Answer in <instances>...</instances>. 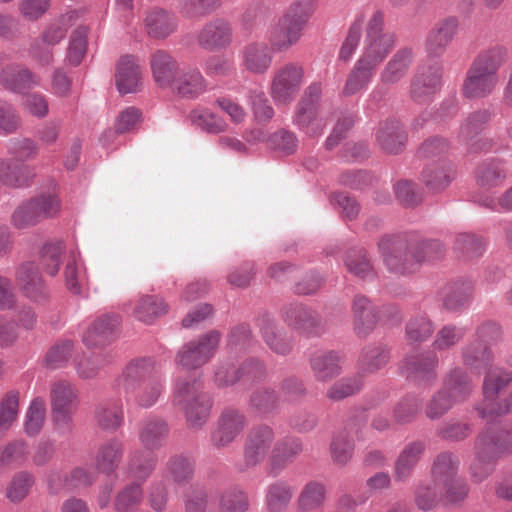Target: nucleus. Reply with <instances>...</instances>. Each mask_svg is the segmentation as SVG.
Returning <instances> with one entry per match:
<instances>
[{
    "instance_id": "obj_63",
    "label": "nucleus",
    "mask_w": 512,
    "mask_h": 512,
    "mask_svg": "<svg viewBox=\"0 0 512 512\" xmlns=\"http://www.w3.org/2000/svg\"><path fill=\"white\" fill-rule=\"evenodd\" d=\"M65 252V245L62 241L47 242L40 251V263L44 271L50 276H56L62 256Z\"/></svg>"
},
{
    "instance_id": "obj_31",
    "label": "nucleus",
    "mask_w": 512,
    "mask_h": 512,
    "mask_svg": "<svg viewBox=\"0 0 512 512\" xmlns=\"http://www.w3.org/2000/svg\"><path fill=\"white\" fill-rule=\"evenodd\" d=\"M36 176L34 168L15 163L10 158H0V184L9 188L29 187Z\"/></svg>"
},
{
    "instance_id": "obj_40",
    "label": "nucleus",
    "mask_w": 512,
    "mask_h": 512,
    "mask_svg": "<svg viewBox=\"0 0 512 512\" xmlns=\"http://www.w3.org/2000/svg\"><path fill=\"white\" fill-rule=\"evenodd\" d=\"M292 123L306 136L314 138L323 134L327 118L321 109L296 107Z\"/></svg>"
},
{
    "instance_id": "obj_45",
    "label": "nucleus",
    "mask_w": 512,
    "mask_h": 512,
    "mask_svg": "<svg viewBox=\"0 0 512 512\" xmlns=\"http://www.w3.org/2000/svg\"><path fill=\"white\" fill-rule=\"evenodd\" d=\"M376 69L377 66L372 65L367 60L359 57L354 64L353 69L347 76V80L343 88V94L350 96L366 89L372 82Z\"/></svg>"
},
{
    "instance_id": "obj_64",
    "label": "nucleus",
    "mask_w": 512,
    "mask_h": 512,
    "mask_svg": "<svg viewBox=\"0 0 512 512\" xmlns=\"http://www.w3.org/2000/svg\"><path fill=\"white\" fill-rule=\"evenodd\" d=\"M143 491L138 483L124 486L116 495L114 507L117 512H135L142 502Z\"/></svg>"
},
{
    "instance_id": "obj_23",
    "label": "nucleus",
    "mask_w": 512,
    "mask_h": 512,
    "mask_svg": "<svg viewBox=\"0 0 512 512\" xmlns=\"http://www.w3.org/2000/svg\"><path fill=\"white\" fill-rule=\"evenodd\" d=\"M181 99L195 100L207 92L208 82L197 68L180 70L170 87Z\"/></svg>"
},
{
    "instance_id": "obj_3",
    "label": "nucleus",
    "mask_w": 512,
    "mask_h": 512,
    "mask_svg": "<svg viewBox=\"0 0 512 512\" xmlns=\"http://www.w3.org/2000/svg\"><path fill=\"white\" fill-rule=\"evenodd\" d=\"M506 50L494 46L480 52L466 72L462 94L467 99H482L491 95L499 83L498 70L505 62Z\"/></svg>"
},
{
    "instance_id": "obj_36",
    "label": "nucleus",
    "mask_w": 512,
    "mask_h": 512,
    "mask_svg": "<svg viewBox=\"0 0 512 512\" xmlns=\"http://www.w3.org/2000/svg\"><path fill=\"white\" fill-rule=\"evenodd\" d=\"M455 177V170L451 162L446 159L429 163L422 172V181L431 192L446 189Z\"/></svg>"
},
{
    "instance_id": "obj_42",
    "label": "nucleus",
    "mask_w": 512,
    "mask_h": 512,
    "mask_svg": "<svg viewBox=\"0 0 512 512\" xmlns=\"http://www.w3.org/2000/svg\"><path fill=\"white\" fill-rule=\"evenodd\" d=\"M443 389L451 395L456 402L462 403L470 398L474 384L470 375L461 367L452 368L445 376Z\"/></svg>"
},
{
    "instance_id": "obj_14",
    "label": "nucleus",
    "mask_w": 512,
    "mask_h": 512,
    "mask_svg": "<svg viewBox=\"0 0 512 512\" xmlns=\"http://www.w3.org/2000/svg\"><path fill=\"white\" fill-rule=\"evenodd\" d=\"M442 73L443 68L439 63L419 67L411 82L413 101L419 104L430 101L441 88Z\"/></svg>"
},
{
    "instance_id": "obj_33",
    "label": "nucleus",
    "mask_w": 512,
    "mask_h": 512,
    "mask_svg": "<svg viewBox=\"0 0 512 512\" xmlns=\"http://www.w3.org/2000/svg\"><path fill=\"white\" fill-rule=\"evenodd\" d=\"M343 356L336 351H318L310 358V367L314 378L328 383L338 377L342 371Z\"/></svg>"
},
{
    "instance_id": "obj_57",
    "label": "nucleus",
    "mask_w": 512,
    "mask_h": 512,
    "mask_svg": "<svg viewBox=\"0 0 512 512\" xmlns=\"http://www.w3.org/2000/svg\"><path fill=\"white\" fill-rule=\"evenodd\" d=\"M433 321L423 313L412 316L406 323L405 336L411 343H423L434 333Z\"/></svg>"
},
{
    "instance_id": "obj_18",
    "label": "nucleus",
    "mask_w": 512,
    "mask_h": 512,
    "mask_svg": "<svg viewBox=\"0 0 512 512\" xmlns=\"http://www.w3.org/2000/svg\"><path fill=\"white\" fill-rule=\"evenodd\" d=\"M459 20L448 16L438 21L429 31L425 40V51L431 58L441 57L458 33Z\"/></svg>"
},
{
    "instance_id": "obj_41",
    "label": "nucleus",
    "mask_w": 512,
    "mask_h": 512,
    "mask_svg": "<svg viewBox=\"0 0 512 512\" xmlns=\"http://www.w3.org/2000/svg\"><path fill=\"white\" fill-rule=\"evenodd\" d=\"M376 141L387 153L397 154L403 150L406 134L399 121L386 120L379 125Z\"/></svg>"
},
{
    "instance_id": "obj_12",
    "label": "nucleus",
    "mask_w": 512,
    "mask_h": 512,
    "mask_svg": "<svg viewBox=\"0 0 512 512\" xmlns=\"http://www.w3.org/2000/svg\"><path fill=\"white\" fill-rule=\"evenodd\" d=\"M246 416L237 409L224 410L211 431V443L216 448H225L233 443L244 431Z\"/></svg>"
},
{
    "instance_id": "obj_20",
    "label": "nucleus",
    "mask_w": 512,
    "mask_h": 512,
    "mask_svg": "<svg viewBox=\"0 0 512 512\" xmlns=\"http://www.w3.org/2000/svg\"><path fill=\"white\" fill-rule=\"evenodd\" d=\"M265 374L264 364L256 359L245 361L239 368L232 365H219L215 370V382L219 387L235 384L237 381L255 382Z\"/></svg>"
},
{
    "instance_id": "obj_50",
    "label": "nucleus",
    "mask_w": 512,
    "mask_h": 512,
    "mask_svg": "<svg viewBox=\"0 0 512 512\" xmlns=\"http://www.w3.org/2000/svg\"><path fill=\"white\" fill-rule=\"evenodd\" d=\"M326 496L327 488L324 483L309 481L304 485L297 498V507L301 512L317 510L324 505Z\"/></svg>"
},
{
    "instance_id": "obj_53",
    "label": "nucleus",
    "mask_w": 512,
    "mask_h": 512,
    "mask_svg": "<svg viewBox=\"0 0 512 512\" xmlns=\"http://www.w3.org/2000/svg\"><path fill=\"white\" fill-rule=\"evenodd\" d=\"M302 451V444L296 438H285L278 441L271 455L272 470L277 474L287 463L291 462Z\"/></svg>"
},
{
    "instance_id": "obj_52",
    "label": "nucleus",
    "mask_w": 512,
    "mask_h": 512,
    "mask_svg": "<svg viewBox=\"0 0 512 512\" xmlns=\"http://www.w3.org/2000/svg\"><path fill=\"white\" fill-rule=\"evenodd\" d=\"M344 264L349 273L360 279H370L375 272L371 259L364 248H353L346 252Z\"/></svg>"
},
{
    "instance_id": "obj_8",
    "label": "nucleus",
    "mask_w": 512,
    "mask_h": 512,
    "mask_svg": "<svg viewBox=\"0 0 512 512\" xmlns=\"http://www.w3.org/2000/svg\"><path fill=\"white\" fill-rule=\"evenodd\" d=\"M384 14L375 11L368 21L364 50L360 57L378 67L395 46L393 33L384 32Z\"/></svg>"
},
{
    "instance_id": "obj_55",
    "label": "nucleus",
    "mask_w": 512,
    "mask_h": 512,
    "mask_svg": "<svg viewBox=\"0 0 512 512\" xmlns=\"http://www.w3.org/2000/svg\"><path fill=\"white\" fill-rule=\"evenodd\" d=\"M506 179V171L501 160L482 163L476 172L477 184L486 190L501 185Z\"/></svg>"
},
{
    "instance_id": "obj_46",
    "label": "nucleus",
    "mask_w": 512,
    "mask_h": 512,
    "mask_svg": "<svg viewBox=\"0 0 512 512\" xmlns=\"http://www.w3.org/2000/svg\"><path fill=\"white\" fill-rule=\"evenodd\" d=\"M461 358L467 368L486 371L494 361V353L489 345L474 340L461 348Z\"/></svg>"
},
{
    "instance_id": "obj_19",
    "label": "nucleus",
    "mask_w": 512,
    "mask_h": 512,
    "mask_svg": "<svg viewBox=\"0 0 512 512\" xmlns=\"http://www.w3.org/2000/svg\"><path fill=\"white\" fill-rule=\"evenodd\" d=\"M15 281L25 297L34 302L48 299L49 291L43 277L33 262H24L18 266Z\"/></svg>"
},
{
    "instance_id": "obj_44",
    "label": "nucleus",
    "mask_w": 512,
    "mask_h": 512,
    "mask_svg": "<svg viewBox=\"0 0 512 512\" xmlns=\"http://www.w3.org/2000/svg\"><path fill=\"white\" fill-rule=\"evenodd\" d=\"M191 126L207 134H220L227 130V122L206 107H196L188 115Z\"/></svg>"
},
{
    "instance_id": "obj_6",
    "label": "nucleus",
    "mask_w": 512,
    "mask_h": 512,
    "mask_svg": "<svg viewBox=\"0 0 512 512\" xmlns=\"http://www.w3.org/2000/svg\"><path fill=\"white\" fill-rule=\"evenodd\" d=\"M79 18L77 11H68L46 26L39 39H36L30 49V56L41 66L50 65L53 62V52L49 46L60 43L70 27L76 24Z\"/></svg>"
},
{
    "instance_id": "obj_28",
    "label": "nucleus",
    "mask_w": 512,
    "mask_h": 512,
    "mask_svg": "<svg viewBox=\"0 0 512 512\" xmlns=\"http://www.w3.org/2000/svg\"><path fill=\"white\" fill-rule=\"evenodd\" d=\"M142 75L138 59L132 55L122 56L117 64L115 83L120 94L137 93L141 89Z\"/></svg>"
},
{
    "instance_id": "obj_11",
    "label": "nucleus",
    "mask_w": 512,
    "mask_h": 512,
    "mask_svg": "<svg viewBox=\"0 0 512 512\" xmlns=\"http://www.w3.org/2000/svg\"><path fill=\"white\" fill-rule=\"evenodd\" d=\"M154 370V359L150 357L134 359L126 365L121 375L115 380L114 388L118 393H124L126 402L129 403L136 387L152 379Z\"/></svg>"
},
{
    "instance_id": "obj_39",
    "label": "nucleus",
    "mask_w": 512,
    "mask_h": 512,
    "mask_svg": "<svg viewBox=\"0 0 512 512\" xmlns=\"http://www.w3.org/2000/svg\"><path fill=\"white\" fill-rule=\"evenodd\" d=\"M413 59L414 53L411 48L404 47L399 49L381 71L380 81L384 85L397 84L406 76Z\"/></svg>"
},
{
    "instance_id": "obj_16",
    "label": "nucleus",
    "mask_w": 512,
    "mask_h": 512,
    "mask_svg": "<svg viewBox=\"0 0 512 512\" xmlns=\"http://www.w3.org/2000/svg\"><path fill=\"white\" fill-rule=\"evenodd\" d=\"M439 359L435 351L407 356L400 369L407 378L431 385L437 379Z\"/></svg>"
},
{
    "instance_id": "obj_25",
    "label": "nucleus",
    "mask_w": 512,
    "mask_h": 512,
    "mask_svg": "<svg viewBox=\"0 0 512 512\" xmlns=\"http://www.w3.org/2000/svg\"><path fill=\"white\" fill-rule=\"evenodd\" d=\"M353 327L360 337L370 334L379 319L377 307L363 294H356L351 303Z\"/></svg>"
},
{
    "instance_id": "obj_58",
    "label": "nucleus",
    "mask_w": 512,
    "mask_h": 512,
    "mask_svg": "<svg viewBox=\"0 0 512 512\" xmlns=\"http://www.w3.org/2000/svg\"><path fill=\"white\" fill-rule=\"evenodd\" d=\"M30 447L24 440H14L0 447V466L21 467L29 458Z\"/></svg>"
},
{
    "instance_id": "obj_51",
    "label": "nucleus",
    "mask_w": 512,
    "mask_h": 512,
    "mask_svg": "<svg viewBox=\"0 0 512 512\" xmlns=\"http://www.w3.org/2000/svg\"><path fill=\"white\" fill-rule=\"evenodd\" d=\"M490 119L491 112L487 109L470 113L460 125L458 140L469 145L485 129Z\"/></svg>"
},
{
    "instance_id": "obj_4",
    "label": "nucleus",
    "mask_w": 512,
    "mask_h": 512,
    "mask_svg": "<svg viewBox=\"0 0 512 512\" xmlns=\"http://www.w3.org/2000/svg\"><path fill=\"white\" fill-rule=\"evenodd\" d=\"M173 403L185 412L186 420L193 428H200L207 422L212 407L210 398L202 391V383L192 377L176 380Z\"/></svg>"
},
{
    "instance_id": "obj_1",
    "label": "nucleus",
    "mask_w": 512,
    "mask_h": 512,
    "mask_svg": "<svg viewBox=\"0 0 512 512\" xmlns=\"http://www.w3.org/2000/svg\"><path fill=\"white\" fill-rule=\"evenodd\" d=\"M378 247L387 269L401 275L414 271L425 260L439 258L444 251L438 240L420 242L399 236L383 237Z\"/></svg>"
},
{
    "instance_id": "obj_24",
    "label": "nucleus",
    "mask_w": 512,
    "mask_h": 512,
    "mask_svg": "<svg viewBox=\"0 0 512 512\" xmlns=\"http://www.w3.org/2000/svg\"><path fill=\"white\" fill-rule=\"evenodd\" d=\"M169 432L170 428L165 419L150 415L140 422L138 439L145 450L153 452L165 445Z\"/></svg>"
},
{
    "instance_id": "obj_49",
    "label": "nucleus",
    "mask_w": 512,
    "mask_h": 512,
    "mask_svg": "<svg viewBox=\"0 0 512 512\" xmlns=\"http://www.w3.org/2000/svg\"><path fill=\"white\" fill-rule=\"evenodd\" d=\"M389 360L390 352L385 345H368L362 350L358 360L360 374L374 373L385 367Z\"/></svg>"
},
{
    "instance_id": "obj_35",
    "label": "nucleus",
    "mask_w": 512,
    "mask_h": 512,
    "mask_svg": "<svg viewBox=\"0 0 512 512\" xmlns=\"http://www.w3.org/2000/svg\"><path fill=\"white\" fill-rule=\"evenodd\" d=\"M143 24L145 32L153 39H166L177 28L176 17L159 7L151 8L146 12Z\"/></svg>"
},
{
    "instance_id": "obj_17",
    "label": "nucleus",
    "mask_w": 512,
    "mask_h": 512,
    "mask_svg": "<svg viewBox=\"0 0 512 512\" xmlns=\"http://www.w3.org/2000/svg\"><path fill=\"white\" fill-rule=\"evenodd\" d=\"M232 23L225 18H215L207 22L200 30L197 40L208 51H221L233 43Z\"/></svg>"
},
{
    "instance_id": "obj_7",
    "label": "nucleus",
    "mask_w": 512,
    "mask_h": 512,
    "mask_svg": "<svg viewBox=\"0 0 512 512\" xmlns=\"http://www.w3.org/2000/svg\"><path fill=\"white\" fill-rule=\"evenodd\" d=\"M221 340L217 330H211L183 344L175 356V364L187 370L198 369L215 355Z\"/></svg>"
},
{
    "instance_id": "obj_21",
    "label": "nucleus",
    "mask_w": 512,
    "mask_h": 512,
    "mask_svg": "<svg viewBox=\"0 0 512 512\" xmlns=\"http://www.w3.org/2000/svg\"><path fill=\"white\" fill-rule=\"evenodd\" d=\"M273 53L266 42H250L240 51V64L245 71L251 74L263 75L272 66Z\"/></svg>"
},
{
    "instance_id": "obj_60",
    "label": "nucleus",
    "mask_w": 512,
    "mask_h": 512,
    "mask_svg": "<svg viewBox=\"0 0 512 512\" xmlns=\"http://www.w3.org/2000/svg\"><path fill=\"white\" fill-rule=\"evenodd\" d=\"M38 152V145L31 138L16 137L7 143V154L15 163L25 164L26 161L35 159Z\"/></svg>"
},
{
    "instance_id": "obj_26",
    "label": "nucleus",
    "mask_w": 512,
    "mask_h": 512,
    "mask_svg": "<svg viewBox=\"0 0 512 512\" xmlns=\"http://www.w3.org/2000/svg\"><path fill=\"white\" fill-rule=\"evenodd\" d=\"M426 452V444L421 440L407 443L399 452L393 468L396 482H406L410 479Z\"/></svg>"
},
{
    "instance_id": "obj_5",
    "label": "nucleus",
    "mask_w": 512,
    "mask_h": 512,
    "mask_svg": "<svg viewBox=\"0 0 512 512\" xmlns=\"http://www.w3.org/2000/svg\"><path fill=\"white\" fill-rule=\"evenodd\" d=\"M512 382V371L502 367H490L485 371L482 384V400L475 405V410L482 420L493 422L499 418L498 406H502L504 398L499 393Z\"/></svg>"
},
{
    "instance_id": "obj_13",
    "label": "nucleus",
    "mask_w": 512,
    "mask_h": 512,
    "mask_svg": "<svg viewBox=\"0 0 512 512\" xmlns=\"http://www.w3.org/2000/svg\"><path fill=\"white\" fill-rule=\"evenodd\" d=\"M304 28L284 14L268 27L265 37L274 53L288 51L300 41Z\"/></svg>"
},
{
    "instance_id": "obj_47",
    "label": "nucleus",
    "mask_w": 512,
    "mask_h": 512,
    "mask_svg": "<svg viewBox=\"0 0 512 512\" xmlns=\"http://www.w3.org/2000/svg\"><path fill=\"white\" fill-rule=\"evenodd\" d=\"M413 501L418 510L428 512L443 503V494L440 485L434 481H420L413 490Z\"/></svg>"
},
{
    "instance_id": "obj_32",
    "label": "nucleus",
    "mask_w": 512,
    "mask_h": 512,
    "mask_svg": "<svg viewBox=\"0 0 512 512\" xmlns=\"http://www.w3.org/2000/svg\"><path fill=\"white\" fill-rule=\"evenodd\" d=\"M474 292V283L468 278H461L447 284L441 292L443 307L456 312L468 306Z\"/></svg>"
},
{
    "instance_id": "obj_2",
    "label": "nucleus",
    "mask_w": 512,
    "mask_h": 512,
    "mask_svg": "<svg viewBox=\"0 0 512 512\" xmlns=\"http://www.w3.org/2000/svg\"><path fill=\"white\" fill-rule=\"evenodd\" d=\"M511 453L512 423L483 428L474 443V459L469 467L472 480L484 481L494 471L498 459Z\"/></svg>"
},
{
    "instance_id": "obj_37",
    "label": "nucleus",
    "mask_w": 512,
    "mask_h": 512,
    "mask_svg": "<svg viewBox=\"0 0 512 512\" xmlns=\"http://www.w3.org/2000/svg\"><path fill=\"white\" fill-rule=\"evenodd\" d=\"M124 453V445L117 438L102 442L96 451L94 462L98 472L110 475L119 467Z\"/></svg>"
},
{
    "instance_id": "obj_10",
    "label": "nucleus",
    "mask_w": 512,
    "mask_h": 512,
    "mask_svg": "<svg viewBox=\"0 0 512 512\" xmlns=\"http://www.w3.org/2000/svg\"><path fill=\"white\" fill-rule=\"evenodd\" d=\"M50 401L56 424L70 427L73 415L78 408V395L74 386L64 380L55 382L50 391Z\"/></svg>"
},
{
    "instance_id": "obj_59",
    "label": "nucleus",
    "mask_w": 512,
    "mask_h": 512,
    "mask_svg": "<svg viewBox=\"0 0 512 512\" xmlns=\"http://www.w3.org/2000/svg\"><path fill=\"white\" fill-rule=\"evenodd\" d=\"M486 249L482 238L469 233H459L455 238L454 250L463 260H471L483 255Z\"/></svg>"
},
{
    "instance_id": "obj_48",
    "label": "nucleus",
    "mask_w": 512,
    "mask_h": 512,
    "mask_svg": "<svg viewBox=\"0 0 512 512\" xmlns=\"http://www.w3.org/2000/svg\"><path fill=\"white\" fill-rule=\"evenodd\" d=\"M294 495L293 487L283 480L270 484L265 492V506L269 512H283Z\"/></svg>"
},
{
    "instance_id": "obj_61",
    "label": "nucleus",
    "mask_w": 512,
    "mask_h": 512,
    "mask_svg": "<svg viewBox=\"0 0 512 512\" xmlns=\"http://www.w3.org/2000/svg\"><path fill=\"white\" fill-rule=\"evenodd\" d=\"M164 390L163 381L159 378L149 379L136 387L130 402H135L142 408L153 406Z\"/></svg>"
},
{
    "instance_id": "obj_15",
    "label": "nucleus",
    "mask_w": 512,
    "mask_h": 512,
    "mask_svg": "<svg viewBox=\"0 0 512 512\" xmlns=\"http://www.w3.org/2000/svg\"><path fill=\"white\" fill-rule=\"evenodd\" d=\"M275 434L271 427L259 425L252 428L247 435L244 446V464L241 470L261 463L274 442Z\"/></svg>"
},
{
    "instance_id": "obj_62",
    "label": "nucleus",
    "mask_w": 512,
    "mask_h": 512,
    "mask_svg": "<svg viewBox=\"0 0 512 512\" xmlns=\"http://www.w3.org/2000/svg\"><path fill=\"white\" fill-rule=\"evenodd\" d=\"M466 329L454 324H445L437 332L432 342L434 351H448L462 341Z\"/></svg>"
},
{
    "instance_id": "obj_9",
    "label": "nucleus",
    "mask_w": 512,
    "mask_h": 512,
    "mask_svg": "<svg viewBox=\"0 0 512 512\" xmlns=\"http://www.w3.org/2000/svg\"><path fill=\"white\" fill-rule=\"evenodd\" d=\"M304 78L301 65L289 62L276 69L269 86V94L275 105H289L297 97Z\"/></svg>"
},
{
    "instance_id": "obj_27",
    "label": "nucleus",
    "mask_w": 512,
    "mask_h": 512,
    "mask_svg": "<svg viewBox=\"0 0 512 512\" xmlns=\"http://www.w3.org/2000/svg\"><path fill=\"white\" fill-rule=\"evenodd\" d=\"M40 77L23 65H7L0 72V84L13 93H24L40 85Z\"/></svg>"
},
{
    "instance_id": "obj_29",
    "label": "nucleus",
    "mask_w": 512,
    "mask_h": 512,
    "mask_svg": "<svg viewBox=\"0 0 512 512\" xmlns=\"http://www.w3.org/2000/svg\"><path fill=\"white\" fill-rule=\"evenodd\" d=\"M119 317L103 314L95 319L83 334V343L87 347H100L110 343L116 335Z\"/></svg>"
},
{
    "instance_id": "obj_56",
    "label": "nucleus",
    "mask_w": 512,
    "mask_h": 512,
    "mask_svg": "<svg viewBox=\"0 0 512 512\" xmlns=\"http://www.w3.org/2000/svg\"><path fill=\"white\" fill-rule=\"evenodd\" d=\"M157 457L149 451L135 450L128 459V473L139 480L145 481L157 464Z\"/></svg>"
},
{
    "instance_id": "obj_54",
    "label": "nucleus",
    "mask_w": 512,
    "mask_h": 512,
    "mask_svg": "<svg viewBox=\"0 0 512 512\" xmlns=\"http://www.w3.org/2000/svg\"><path fill=\"white\" fill-rule=\"evenodd\" d=\"M459 459L451 452H442L438 454L431 467L432 481L436 484L449 481L458 477Z\"/></svg>"
},
{
    "instance_id": "obj_30",
    "label": "nucleus",
    "mask_w": 512,
    "mask_h": 512,
    "mask_svg": "<svg viewBox=\"0 0 512 512\" xmlns=\"http://www.w3.org/2000/svg\"><path fill=\"white\" fill-rule=\"evenodd\" d=\"M258 326L263 341L271 351L279 355H287L291 352L293 343L287 337L286 331L280 327L269 315L264 314L258 319Z\"/></svg>"
},
{
    "instance_id": "obj_43",
    "label": "nucleus",
    "mask_w": 512,
    "mask_h": 512,
    "mask_svg": "<svg viewBox=\"0 0 512 512\" xmlns=\"http://www.w3.org/2000/svg\"><path fill=\"white\" fill-rule=\"evenodd\" d=\"M98 426L106 431L115 432L124 423L123 404L120 399H108L101 402L95 410Z\"/></svg>"
},
{
    "instance_id": "obj_34",
    "label": "nucleus",
    "mask_w": 512,
    "mask_h": 512,
    "mask_svg": "<svg viewBox=\"0 0 512 512\" xmlns=\"http://www.w3.org/2000/svg\"><path fill=\"white\" fill-rule=\"evenodd\" d=\"M96 477V472L84 467H76L64 479L58 472H50L47 476V483L50 491L57 493L62 489L74 490L89 487L96 481Z\"/></svg>"
},
{
    "instance_id": "obj_22",
    "label": "nucleus",
    "mask_w": 512,
    "mask_h": 512,
    "mask_svg": "<svg viewBox=\"0 0 512 512\" xmlns=\"http://www.w3.org/2000/svg\"><path fill=\"white\" fill-rule=\"evenodd\" d=\"M283 319L290 328L300 334L312 335L321 331V321L317 312L300 303L285 307Z\"/></svg>"
},
{
    "instance_id": "obj_38",
    "label": "nucleus",
    "mask_w": 512,
    "mask_h": 512,
    "mask_svg": "<svg viewBox=\"0 0 512 512\" xmlns=\"http://www.w3.org/2000/svg\"><path fill=\"white\" fill-rule=\"evenodd\" d=\"M150 66L153 79L161 88H170L180 71L177 61L164 50L151 55Z\"/></svg>"
}]
</instances>
